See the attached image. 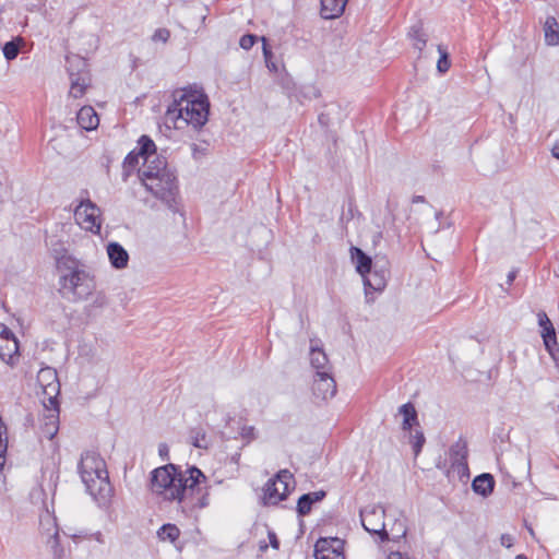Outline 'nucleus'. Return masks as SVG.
Masks as SVG:
<instances>
[{
    "label": "nucleus",
    "mask_w": 559,
    "mask_h": 559,
    "mask_svg": "<svg viewBox=\"0 0 559 559\" xmlns=\"http://www.w3.org/2000/svg\"><path fill=\"white\" fill-rule=\"evenodd\" d=\"M151 489L165 501L177 502L185 514H191L209 506L206 476L195 466L182 471L175 464H166L152 472Z\"/></svg>",
    "instance_id": "obj_1"
},
{
    "label": "nucleus",
    "mask_w": 559,
    "mask_h": 559,
    "mask_svg": "<svg viewBox=\"0 0 559 559\" xmlns=\"http://www.w3.org/2000/svg\"><path fill=\"white\" fill-rule=\"evenodd\" d=\"M210 102L207 96L198 90L182 88L173 93V102L165 114V123L175 129L191 126L201 129L209 119Z\"/></svg>",
    "instance_id": "obj_2"
},
{
    "label": "nucleus",
    "mask_w": 559,
    "mask_h": 559,
    "mask_svg": "<svg viewBox=\"0 0 559 559\" xmlns=\"http://www.w3.org/2000/svg\"><path fill=\"white\" fill-rule=\"evenodd\" d=\"M59 293L72 302L85 300L95 289L94 277L83 269L81 262L70 255L57 260Z\"/></svg>",
    "instance_id": "obj_3"
},
{
    "label": "nucleus",
    "mask_w": 559,
    "mask_h": 559,
    "mask_svg": "<svg viewBox=\"0 0 559 559\" xmlns=\"http://www.w3.org/2000/svg\"><path fill=\"white\" fill-rule=\"evenodd\" d=\"M154 165H146L140 170V180L154 198L175 211L178 197V185L175 174L167 168L165 158L156 157Z\"/></svg>",
    "instance_id": "obj_4"
},
{
    "label": "nucleus",
    "mask_w": 559,
    "mask_h": 559,
    "mask_svg": "<svg viewBox=\"0 0 559 559\" xmlns=\"http://www.w3.org/2000/svg\"><path fill=\"white\" fill-rule=\"evenodd\" d=\"M79 473L87 492L98 502L106 503L111 495V485L105 461L94 451L81 456Z\"/></svg>",
    "instance_id": "obj_5"
},
{
    "label": "nucleus",
    "mask_w": 559,
    "mask_h": 559,
    "mask_svg": "<svg viewBox=\"0 0 559 559\" xmlns=\"http://www.w3.org/2000/svg\"><path fill=\"white\" fill-rule=\"evenodd\" d=\"M67 63L71 81L69 95L73 98H80L85 94L91 83L86 61L79 56H72L67 58Z\"/></svg>",
    "instance_id": "obj_6"
},
{
    "label": "nucleus",
    "mask_w": 559,
    "mask_h": 559,
    "mask_svg": "<svg viewBox=\"0 0 559 559\" xmlns=\"http://www.w3.org/2000/svg\"><path fill=\"white\" fill-rule=\"evenodd\" d=\"M292 480L293 474L287 469L280 471L274 478L269 479L263 488L264 504L276 506L280 501L285 500Z\"/></svg>",
    "instance_id": "obj_7"
},
{
    "label": "nucleus",
    "mask_w": 559,
    "mask_h": 559,
    "mask_svg": "<svg viewBox=\"0 0 559 559\" xmlns=\"http://www.w3.org/2000/svg\"><path fill=\"white\" fill-rule=\"evenodd\" d=\"M37 383L41 389L44 400L43 404L49 412L57 409V396L60 392V383L57 371L53 368H41L37 373Z\"/></svg>",
    "instance_id": "obj_8"
},
{
    "label": "nucleus",
    "mask_w": 559,
    "mask_h": 559,
    "mask_svg": "<svg viewBox=\"0 0 559 559\" xmlns=\"http://www.w3.org/2000/svg\"><path fill=\"white\" fill-rule=\"evenodd\" d=\"M385 510L381 506H367L360 511V520L364 528L380 537L381 542L390 539L384 522Z\"/></svg>",
    "instance_id": "obj_9"
},
{
    "label": "nucleus",
    "mask_w": 559,
    "mask_h": 559,
    "mask_svg": "<svg viewBox=\"0 0 559 559\" xmlns=\"http://www.w3.org/2000/svg\"><path fill=\"white\" fill-rule=\"evenodd\" d=\"M39 531L45 544L53 554V559H62L63 549L59 544V528L56 516L46 510L39 518Z\"/></svg>",
    "instance_id": "obj_10"
},
{
    "label": "nucleus",
    "mask_w": 559,
    "mask_h": 559,
    "mask_svg": "<svg viewBox=\"0 0 559 559\" xmlns=\"http://www.w3.org/2000/svg\"><path fill=\"white\" fill-rule=\"evenodd\" d=\"M100 210L90 200L81 202L74 210V219L76 224L94 234L100 230Z\"/></svg>",
    "instance_id": "obj_11"
},
{
    "label": "nucleus",
    "mask_w": 559,
    "mask_h": 559,
    "mask_svg": "<svg viewBox=\"0 0 559 559\" xmlns=\"http://www.w3.org/2000/svg\"><path fill=\"white\" fill-rule=\"evenodd\" d=\"M312 393L318 400L322 401H326L335 395L336 383L331 372L324 370L316 372Z\"/></svg>",
    "instance_id": "obj_12"
},
{
    "label": "nucleus",
    "mask_w": 559,
    "mask_h": 559,
    "mask_svg": "<svg viewBox=\"0 0 559 559\" xmlns=\"http://www.w3.org/2000/svg\"><path fill=\"white\" fill-rule=\"evenodd\" d=\"M538 323L543 329L542 337L546 349L548 350L552 359L559 362V347L557 346L558 343L556 332L551 321L549 320L545 312L538 313Z\"/></svg>",
    "instance_id": "obj_13"
},
{
    "label": "nucleus",
    "mask_w": 559,
    "mask_h": 559,
    "mask_svg": "<svg viewBox=\"0 0 559 559\" xmlns=\"http://www.w3.org/2000/svg\"><path fill=\"white\" fill-rule=\"evenodd\" d=\"M341 540L338 538H319L314 545L316 559H345L338 550Z\"/></svg>",
    "instance_id": "obj_14"
},
{
    "label": "nucleus",
    "mask_w": 559,
    "mask_h": 559,
    "mask_svg": "<svg viewBox=\"0 0 559 559\" xmlns=\"http://www.w3.org/2000/svg\"><path fill=\"white\" fill-rule=\"evenodd\" d=\"M107 254L111 265L115 269L121 270L127 267L129 262V254L127 250L118 242H110L107 246Z\"/></svg>",
    "instance_id": "obj_15"
},
{
    "label": "nucleus",
    "mask_w": 559,
    "mask_h": 559,
    "mask_svg": "<svg viewBox=\"0 0 559 559\" xmlns=\"http://www.w3.org/2000/svg\"><path fill=\"white\" fill-rule=\"evenodd\" d=\"M310 364L316 372L319 371H329L331 372V366L329 364V359L324 350L319 347V345L311 340L310 345Z\"/></svg>",
    "instance_id": "obj_16"
},
{
    "label": "nucleus",
    "mask_w": 559,
    "mask_h": 559,
    "mask_svg": "<svg viewBox=\"0 0 559 559\" xmlns=\"http://www.w3.org/2000/svg\"><path fill=\"white\" fill-rule=\"evenodd\" d=\"M76 121L86 131L94 130L99 124L98 115L92 106L82 107L78 112Z\"/></svg>",
    "instance_id": "obj_17"
},
{
    "label": "nucleus",
    "mask_w": 559,
    "mask_h": 559,
    "mask_svg": "<svg viewBox=\"0 0 559 559\" xmlns=\"http://www.w3.org/2000/svg\"><path fill=\"white\" fill-rule=\"evenodd\" d=\"M348 0H321L320 14L325 20H332L341 16L345 10Z\"/></svg>",
    "instance_id": "obj_18"
},
{
    "label": "nucleus",
    "mask_w": 559,
    "mask_h": 559,
    "mask_svg": "<svg viewBox=\"0 0 559 559\" xmlns=\"http://www.w3.org/2000/svg\"><path fill=\"white\" fill-rule=\"evenodd\" d=\"M19 352V343L12 331L9 335H0V357L2 360L10 361Z\"/></svg>",
    "instance_id": "obj_19"
},
{
    "label": "nucleus",
    "mask_w": 559,
    "mask_h": 559,
    "mask_svg": "<svg viewBox=\"0 0 559 559\" xmlns=\"http://www.w3.org/2000/svg\"><path fill=\"white\" fill-rule=\"evenodd\" d=\"M325 497L323 490L308 492L302 495L297 502V513L300 516H305L310 513L312 504L321 501Z\"/></svg>",
    "instance_id": "obj_20"
},
{
    "label": "nucleus",
    "mask_w": 559,
    "mask_h": 559,
    "mask_svg": "<svg viewBox=\"0 0 559 559\" xmlns=\"http://www.w3.org/2000/svg\"><path fill=\"white\" fill-rule=\"evenodd\" d=\"M467 449L464 442H456L450 448V460L452 467H456L459 472L467 469Z\"/></svg>",
    "instance_id": "obj_21"
},
{
    "label": "nucleus",
    "mask_w": 559,
    "mask_h": 559,
    "mask_svg": "<svg viewBox=\"0 0 559 559\" xmlns=\"http://www.w3.org/2000/svg\"><path fill=\"white\" fill-rule=\"evenodd\" d=\"M138 145L139 155H141V158H143V166L153 165L152 162L157 157L156 145L154 141L147 135H142L138 141Z\"/></svg>",
    "instance_id": "obj_22"
},
{
    "label": "nucleus",
    "mask_w": 559,
    "mask_h": 559,
    "mask_svg": "<svg viewBox=\"0 0 559 559\" xmlns=\"http://www.w3.org/2000/svg\"><path fill=\"white\" fill-rule=\"evenodd\" d=\"M352 259L356 264L357 272L365 277L368 273H370L372 269V260L369 255H367L361 249L357 247L350 248Z\"/></svg>",
    "instance_id": "obj_23"
},
{
    "label": "nucleus",
    "mask_w": 559,
    "mask_h": 559,
    "mask_svg": "<svg viewBox=\"0 0 559 559\" xmlns=\"http://www.w3.org/2000/svg\"><path fill=\"white\" fill-rule=\"evenodd\" d=\"M493 487L495 479L492 475L487 473L476 476L472 483L473 490L483 497L489 496L493 491Z\"/></svg>",
    "instance_id": "obj_24"
},
{
    "label": "nucleus",
    "mask_w": 559,
    "mask_h": 559,
    "mask_svg": "<svg viewBox=\"0 0 559 559\" xmlns=\"http://www.w3.org/2000/svg\"><path fill=\"white\" fill-rule=\"evenodd\" d=\"M364 284L373 290H382L386 285L385 271H373L364 277Z\"/></svg>",
    "instance_id": "obj_25"
},
{
    "label": "nucleus",
    "mask_w": 559,
    "mask_h": 559,
    "mask_svg": "<svg viewBox=\"0 0 559 559\" xmlns=\"http://www.w3.org/2000/svg\"><path fill=\"white\" fill-rule=\"evenodd\" d=\"M157 537L160 542H169L175 544L180 537V530L177 525L167 523L158 528Z\"/></svg>",
    "instance_id": "obj_26"
},
{
    "label": "nucleus",
    "mask_w": 559,
    "mask_h": 559,
    "mask_svg": "<svg viewBox=\"0 0 559 559\" xmlns=\"http://www.w3.org/2000/svg\"><path fill=\"white\" fill-rule=\"evenodd\" d=\"M545 40L548 45L559 44V24L552 16H548L545 22Z\"/></svg>",
    "instance_id": "obj_27"
},
{
    "label": "nucleus",
    "mask_w": 559,
    "mask_h": 559,
    "mask_svg": "<svg viewBox=\"0 0 559 559\" xmlns=\"http://www.w3.org/2000/svg\"><path fill=\"white\" fill-rule=\"evenodd\" d=\"M409 37L413 40V45L419 51H423L427 44L426 34L423 31V24L416 23L414 24L408 33Z\"/></svg>",
    "instance_id": "obj_28"
},
{
    "label": "nucleus",
    "mask_w": 559,
    "mask_h": 559,
    "mask_svg": "<svg viewBox=\"0 0 559 559\" xmlns=\"http://www.w3.org/2000/svg\"><path fill=\"white\" fill-rule=\"evenodd\" d=\"M108 305L107 295L99 290L93 294L92 301L86 305L85 311L91 314L96 310H102Z\"/></svg>",
    "instance_id": "obj_29"
},
{
    "label": "nucleus",
    "mask_w": 559,
    "mask_h": 559,
    "mask_svg": "<svg viewBox=\"0 0 559 559\" xmlns=\"http://www.w3.org/2000/svg\"><path fill=\"white\" fill-rule=\"evenodd\" d=\"M190 443L198 449H207L209 440L206 432L202 428H194L189 433Z\"/></svg>",
    "instance_id": "obj_30"
},
{
    "label": "nucleus",
    "mask_w": 559,
    "mask_h": 559,
    "mask_svg": "<svg viewBox=\"0 0 559 559\" xmlns=\"http://www.w3.org/2000/svg\"><path fill=\"white\" fill-rule=\"evenodd\" d=\"M23 43L24 40L21 37H16L15 39L5 43L3 46V55L5 59L9 61L14 60L17 57L20 47Z\"/></svg>",
    "instance_id": "obj_31"
},
{
    "label": "nucleus",
    "mask_w": 559,
    "mask_h": 559,
    "mask_svg": "<svg viewBox=\"0 0 559 559\" xmlns=\"http://www.w3.org/2000/svg\"><path fill=\"white\" fill-rule=\"evenodd\" d=\"M41 431L44 436L48 439H52L56 436V433L58 432V420L53 414L47 416V420L41 427Z\"/></svg>",
    "instance_id": "obj_32"
},
{
    "label": "nucleus",
    "mask_w": 559,
    "mask_h": 559,
    "mask_svg": "<svg viewBox=\"0 0 559 559\" xmlns=\"http://www.w3.org/2000/svg\"><path fill=\"white\" fill-rule=\"evenodd\" d=\"M409 442L413 444L415 456H417L426 442L424 432L420 429H415L409 433Z\"/></svg>",
    "instance_id": "obj_33"
},
{
    "label": "nucleus",
    "mask_w": 559,
    "mask_h": 559,
    "mask_svg": "<svg viewBox=\"0 0 559 559\" xmlns=\"http://www.w3.org/2000/svg\"><path fill=\"white\" fill-rule=\"evenodd\" d=\"M438 52L440 53V58L437 62V69L440 73H445L451 67L449 53L447 48L442 45H438Z\"/></svg>",
    "instance_id": "obj_34"
},
{
    "label": "nucleus",
    "mask_w": 559,
    "mask_h": 559,
    "mask_svg": "<svg viewBox=\"0 0 559 559\" xmlns=\"http://www.w3.org/2000/svg\"><path fill=\"white\" fill-rule=\"evenodd\" d=\"M399 413L403 416V419L418 420L417 412L412 403H406L400 406Z\"/></svg>",
    "instance_id": "obj_35"
},
{
    "label": "nucleus",
    "mask_w": 559,
    "mask_h": 559,
    "mask_svg": "<svg viewBox=\"0 0 559 559\" xmlns=\"http://www.w3.org/2000/svg\"><path fill=\"white\" fill-rule=\"evenodd\" d=\"M390 531L393 539H400L407 533L406 526L402 520H396Z\"/></svg>",
    "instance_id": "obj_36"
},
{
    "label": "nucleus",
    "mask_w": 559,
    "mask_h": 559,
    "mask_svg": "<svg viewBox=\"0 0 559 559\" xmlns=\"http://www.w3.org/2000/svg\"><path fill=\"white\" fill-rule=\"evenodd\" d=\"M170 38V32L167 28H157L152 35V40L154 43L162 41L167 43Z\"/></svg>",
    "instance_id": "obj_37"
},
{
    "label": "nucleus",
    "mask_w": 559,
    "mask_h": 559,
    "mask_svg": "<svg viewBox=\"0 0 559 559\" xmlns=\"http://www.w3.org/2000/svg\"><path fill=\"white\" fill-rule=\"evenodd\" d=\"M257 39H258V37L255 35L246 34V35L241 36V38L239 40V45L242 49L249 50L253 47Z\"/></svg>",
    "instance_id": "obj_38"
},
{
    "label": "nucleus",
    "mask_w": 559,
    "mask_h": 559,
    "mask_svg": "<svg viewBox=\"0 0 559 559\" xmlns=\"http://www.w3.org/2000/svg\"><path fill=\"white\" fill-rule=\"evenodd\" d=\"M139 158H141V155H139V152H131L127 155L123 162L124 168H134L139 164Z\"/></svg>",
    "instance_id": "obj_39"
},
{
    "label": "nucleus",
    "mask_w": 559,
    "mask_h": 559,
    "mask_svg": "<svg viewBox=\"0 0 559 559\" xmlns=\"http://www.w3.org/2000/svg\"><path fill=\"white\" fill-rule=\"evenodd\" d=\"M240 436L248 440L251 441V440H254L257 438V433H255V429L253 426H243L240 430Z\"/></svg>",
    "instance_id": "obj_40"
},
{
    "label": "nucleus",
    "mask_w": 559,
    "mask_h": 559,
    "mask_svg": "<svg viewBox=\"0 0 559 559\" xmlns=\"http://www.w3.org/2000/svg\"><path fill=\"white\" fill-rule=\"evenodd\" d=\"M500 544L506 548H511L514 544V538L510 534H502L500 537Z\"/></svg>",
    "instance_id": "obj_41"
},
{
    "label": "nucleus",
    "mask_w": 559,
    "mask_h": 559,
    "mask_svg": "<svg viewBox=\"0 0 559 559\" xmlns=\"http://www.w3.org/2000/svg\"><path fill=\"white\" fill-rule=\"evenodd\" d=\"M158 454L163 460H168L169 457V448L166 443H160L158 445Z\"/></svg>",
    "instance_id": "obj_42"
},
{
    "label": "nucleus",
    "mask_w": 559,
    "mask_h": 559,
    "mask_svg": "<svg viewBox=\"0 0 559 559\" xmlns=\"http://www.w3.org/2000/svg\"><path fill=\"white\" fill-rule=\"evenodd\" d=\"M413 426H418V420H407V419H403L402 421V429L404 431H409Z\"/></svg>",
    "instance_id": "obj_43"
},
{
    "label": "nucleus",
    "mask_w": 559,
    "mask_h": 559,
    "mask_svg": "<svg viewBox=\"0 0 559 559\" xmlns=\"http://www.w3.org/2000/svg\"><path fill=\"white\" fill-rule=\"evenodd\" d=\"M269 538H270V543H271V546L274 548V549H278L280 547V542L276 537V534L274 532H269Z\"/></svg>",
    "instance_id": "obj_44"
},
{
    "label": "nucleus",
    "mask_w": 559,
    "mask_h": 559,
    "mask_svg": "<svg viewBox=\"0 0 559 559\" xmlns=\"http://www.w3.org/2000/svg\"><path fill=\"white\" fill-rule=\"evenodd\" d=\"M388 559H408L406 556H404L402 552L400 551H392L389 556H388Z\"/></svg>",
    "instance_id": "obj_45"
},
{
    "label": "nucleus",
    "mask_w": 559,
    "mask_h": 559,
    "mask_svg": "<svg viewBox=\"0 0 559 559\" xmlns=\"http://www.w3.org/2000/svg\"><path fill=\"white\" fill-rule=\"evenodd\" d=\"M262 39H263V55H264L265 60L267 61L269 58L272 56V52L266 47L265 38H262Z\"/></svg>",
    "instance_id": "obj_46"
},
{
    "label": "nucleus",
    "mask_w": 559,
    "mask_h": 559,
    "mask_svg": "<svg viewBox=\"0 0 559 559\" xmlns=\"http://www.w3.org/2000/svg\"><path fill=\"white\" fill-rule=\"evenodd\" d=\"M552 156L559 159V142H557L552 150H551Z\"/></svg>",
    "instance_id": "obj_47"
},
{
    "label": "nucleus",
    "mask_w": 559,
    "mask_h": 559,
    "mask_svg": "<svg viewBox=\"0 0 559 559\" xmlns=\"http://www.w3.org/2000/svg\"><path fill=\"white\" fill-rule=\"evenodd\" d=\"M203 13L201 14V25L204 26L205 25V21H206V17H207V9L204 8L203 9Z\"/></svg>",
    "instance_id": "obj_48"
},
{
    "label": "nucleus",
    "mask_w": 559,
    "mask_h": 559,
    "mask_svg": "<svg viewBox=\"0 0 559 559\" xmlns=\"http://www.w3.org/2000/svg\"><path fill=\"white\" fill-rule=\"evenodd\" d=\"M423 202H425V197H423V195H415L413 198V203H423Z\"/></svg>",
    "instance_id": "obj_49"
},
{
    "label": "nucleus",
    "mask_w": 559,
    "mask_h": 559,
    "mask_svg": "<svg viewBox=\"0 0 559 559\" xmlns=\"http://www.w3.org/2000/svg\"><path fill=\"white\" fill-rule=\"evenodd\" d=\"M10 331H11V330H9L5 325H3V324H1V323H0V335H1V334H3V333H4L5 335H9V332H10Z\"/></svg>",
    "instance_id": "obj_50"
},
{
    "label": "nucleus",
    "mask_w": 559,
    "mask_h": 559,
    "mask_svg": "<svg viewBox=\"0 0 559 559\" xmlns=\"http://www.w3.org/2000/svg\"><path fill=\"white\" fill-rule=\"evenodd\" d=\"M515 278V272H510L508 275V283L511 284Z\"/></svg>",
    "instance_id": "obj_51"
},
{
    "label": "nucleus",
    "mask_w": 559,
    "mask_h": 559,
    "mask_svg": "<svg viewBox=\"0 0 559 559\" xmlns=\"http://www.w3.org/2000/svg\"><path fill=\"white\" fill-rule=\"evenodd\" d=\"M515 559H527V557H526V556H524V555H518V556L515 557Z\"/></svg>",
    "instance_id": "obj_52"
}]
</instances>
